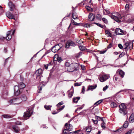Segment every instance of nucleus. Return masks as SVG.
Instances as JSON below:
<instances>
[{"instance_id": "nucleus-52", "label": "nucleus", "mask_w": 134, "mask_h": 134, "mask_svg": "<svg viewBox=\"0 0 134 134\" xmlns=\"http://www.w3.org/2000/svg\"><path fill=\"white\" fill-rule=\"evenodd\" d=\"M76 42L79 44H81L83 43V42L81 41V40H77Z\"/></svg>"}, {"instance_id": "nucleus-42", "label": "nucleus", "mask_w": 134, "mask_h": 134, "mask_svg": "<svg viewBox=\"0 0 134 134\" xmlns=\"http://www.w3.org/2000/svg\"><path fill=\"white\" fill-rule=\"evenodd\" d=\"M65 65L66 66L68 67V68H69V67L70 66L71 64H70V63L66 62L65 64Z\"/></svg>"}, {"instance_id": "nucleus-28", "label": "nucleus", "mask_w": 134, "mask_h": 134, "mask_svg": "<svg viewBox=\"0 0 134 134\" xmlns=\"http://www.w3.org/2000/svg\"><path fill=\"white\" fill-rule=\"evenodd\" d=\"M92 128L91 127H86V131L87 133H89L91 131Z\"/></svg>"}, {"instance_id": "nucleus-63", "label": "nucleus", "mask_w": 134, "mask_h": 134, "mask_svg": "<svg viewBox=\"0 0 134 134\" xmlns=\"http://www.w3.org/2000/svg\"><path fill=\"white\" fill-rule=\"evenodd\" d=\"M85 91V88L84 87H83L82 90V92L83 93H84Z\"/></svg>"}, {"instance_id": "nucleus-26", "label": "nucleus", "mask_w": 134, "mask_h": 134, "mask_svg": "<svg viewBox=\"0 0 134 134\" xmlns=\"http://www.w3.org/2000/svg\"><path fill=\"white\" fill-rule=\"evenodd\" d=\"M79 48L80 50L81 51L85 50L86 49V48L83 45H80L79 46Z\"/></svg>"}, {"instance_id": "nucleus-60", "label": "nucleus", "mask_w": 134, "mask_h": 134, "mask_svg": "<svg viewBox=\"0 0 134 134\" xmlns=\"http://www.w3.org/2000/svg\"><path fill=\"white\" fill-rule=\"evenodd\" d=\"M65 107V105H63V106L61 108H60L59 109V110L60 111H61V110H62V109H63Z\"/></svg>"}, {"instance_id": "nucleus-36", "label": "nucleus", "mask_w": 134, "mask_h": 134, "mask_svg": "<svg viewBox=\"0 0 134 134\" xmlns=\"http://www.w3.org/2000/svg\"><path fill=\"white\" fill-rule=\"evenodd\" d=\"M70 131L68 130H66V129L65 128L63 130V132L65 134H70V132H69Z\"/></svg>"}, {"instance_id": "nucleus-23", "label": "nucleus", "mask_w": 134, "mask_h": 134, "mask_svg": "<svg viewBox=\"0 0 134 134\" xmlns=\"http://www.w3.org/2000/svg\"><path fill=\"white\" fill-rule=\"evenodd\" d=\"M80 97H74L73 98V102L75 103H77L78 101L80 99Z\"/></svg>"}, {"instance_id": "nucleus-54", "label": "nucleus", "mask_w": 134, "mask_h": 134, "mask_svg": "<svg viewBox=\"0 0 134 134\" xmlns=\"http://www.w3.org/2000/svg\"><path fill=\"white\" fill-rule=\"evenodd\" d=\"M118 46L120 49H122L123 48L121 44H118Z\"/></svg>"}, {"instance_id": "nucleus-43", "label": "nucleus", "mask_w": 134, "mask_h": 134, "mask_svg": "<svg viewBox=\"0 0 134 134\" xmlns=\"http://www.w3.org/2000/svg\"><path fill=\"white\" fill-rule=\"evenodd\" d=\"M57 60L58 62H60L62 61V59L60 57H58Z\"/></svg>"}, {"instance_id": "nucleus-34", "label": "nucleus", "mask_w": 134, "mask_h": 134, "mask_svg": "<svg viewBox=\"0 0 134 134\" xmlns=\"http://www.w3.org/2000/svg\"><path fill=\"white\" fill-rule=\"evenodd\" d=\"M72 17L74 19H78L77 16L76 15L75 13H73L72 14Z\"/></svg>"}, {"instance_id": "nucleus-9", "label": "nucleus", "mask_w": 134, "mask_h": 134, "mask_svg": "<svg viewBox=\"0 0 134 134\" xmlns=\"http://www.w3.org/2000/svg\"><path fill=\"white\" fill-rule=\"evenodd\" d=\"M109 77L110 76L109 75H104L100 77L99 80L101 82H103L106 81Z\"/></svg>"}, {"instance_id": "nucleus-10", "label": "nucleus", "mask_w": 134, "mask_h": 134, "mask_svg": "<svg viewBox=\"0 0 134 134\" xmlns=\"http://www.w3.org/2000/svg\"><path fill=\"white\" fill-rule=\"evenodd\" d=\"M75 46V44L74 42L72 41H69L66 43L65 47L66 48H68L70 46Z\"/></svg>"}, {"instance_id": "nucleus-48", "label": "nucleus", "mask_w": 134, "mask_h": 134, "mask_svg": "<svg viewBox=\"0 0 134 134\" xmlns=\"http://www.w3.org/2000/svg\"><path fill=\"white\" fill-rule=\"evenodd\" d=\"M125 54V53L122 52L119 55V57L120 58H121Z\"/></svg>"}, {"instance_id": "nucleus-33", "label": "nucleus", "mask_w": 134, "mask_h": 134, "mask_svg": "<svg viewBox=\"0 0 134 134\" xmlns=\"http://www.w3.org/2000/svg\"><path fill=\"white\" fill-rule=\"evenodd\" d=\"M51 107L52 106L51 105H45L44 106V108L46 109L47 110H51Z\"/></svg>"}, {"instance_id": "nucleus-21", "label": "nucleus", "mask_w": 134, "mask_h": 134, "mask_svg": "<svg viewBox=\"0 0 134 134\" xmlns=\"http://www.w3.org/2000/svg\"><path fill=\"white\" fill-rule=\"evenodd\" d=\"M18 86L22 90V89L23 88L25 87V85L24 83L21 82L19 83Z\"/></svg>"}, {"instance_id": "nucleus-56", "label": "nucleus", "mask_w": 134, "mask_h": 134, "mask_svg": "<svg viewBox=\"0 0 134 134\" xmlns=\"http://www.w3.org/2000/svg\"><path fill=\"white\" fill-rule=\"evenodd\" d=\"M104 10L106 12V14H109L110 13V12L109 10L107 9H104Z\"/></svg>"}, {"instance_id": "nucleus-13", "label": "nucleus", "mask_w": 134, "mask_h": 134, "mask_svg": "<svg viewBox=\"0 0 134 134\" xmlns=\"http://www.w3.org/2000/svg\"><path fill=\"white\" fill-rule=\"evenodd\" d=\"M65 129H66V130H68L69 131H71L72 129V126L71 124H68V123H66L65 125Z\"/></svg>"}, {"instance_id": "nucleus-45", "label": "nucleus", "mask_w": 134, "mask_h": 134, "mask_svg": "<svg viewBox=\"0 0 134 134\" xmlns=\"http://www.w3.org/2000/svg\"><path fill=\"white\" fill-rule=\"evenodd\" d=\"M107 49H105L102 51H99V53L100 54H104L106 52Z\"/></svg>"}, {"instance_id": "nucleus-29", "label": "nucleus", "mask_w": 134, "mask_h": 134, "mask_svg": "<svg viewBox=\"0 0 134 134\" xmlns=\"http://www.w3.org/2000/svg\"><path fill=\"white\" fill-rule=\"evenodd\" d=\"M71 23L73 25L76 26H77L78 25L80 24V23H76V22H75L72 19H71Z\"/></svg>"}, {"instance_id": "nucleus-40", "label": "nucleus", "mask_w": 134, "mask_h": 134, "mask_svg": "<svg viewBox=\"0 0 134 134\" xmlns=\"http://www.w3.org/2000/svg\"><path fill=\"white\" fill-rule=\"evenodd\" d=\"M44 85L43 84H41L40 86L38 87V89H39L41 91L42 89V87H43Z\"/></svg>"}, {"instance_id": "nucleus-53", "label": "nucleus", "mask_w": 134, "mask_h": 134, "mask_svg": "<svg viewBox=\"0 0 134 134\" xmlns=\"http://www.w3.org/2000/svg\"><path fill=\"white\" fill-rule=\"evenodd\" d=\"M108 87V86L107 85H106L103 88V91H105Z\"/></svg>"}, {"instance_id": "nucleus-6", "label": "nucleus", "mask_w": 134, "mask_h": 134, "mask_svg": "<svg viewBox=\"0 0 134 134\" xmlns=\"http://www.w3.org/2000/svg\"><path fill=\"white\" fill-rule=\"evenodd\" d=\"M62 46V45L61 44L56 45L53 47L51 51L52 52L54 53H56L60 49Z\"/></svg>"}, {"instance_id": "nucleus-8", "label": "nucleus", "mask_w": 134, "mask_h": 134, "mask_svg": "<svg viewBox=\"0 0 134 134\" xmlns=\"http://www.w3.org/2000/svg\"><path fill=\"white\" fill-rule=\"evenodd\" d=\"M128 124L129 123L128 121H126L125 122L124 124L123 125V127L122 126L119 129H118L117 130L114 131L115 132H118L124 129V127L125 128L127 127L128 126Z\"/></svg>"}, {"instance_id": "nucleus-20", "label": "nucleus", "mask_w": 134, "mask_h": 134, "mask_svg": "<svg viewBox=\"0 0 134 134\" xmlns=\"http://www.w3.org/2000/svg\"><path fill=\"white\" fill-rule=\"evenodd\" d=\"M42 70L41 69H39L36 71V75L37 76H39L42 73Z\"/></svg>"}, {"instance_id": "nucleus-35", "label": "nucleus", "mask_w": 134, "mask_h": 134, "mask_svg": "<svg viewBox=\"0 0 134 134\" xmlns=\"http://www.w3.org/2000/svg\"><path fill=\"white\" fill-rule=\"evenodd\" d=\"M111 106L112 107H115L117 106V104L114 102H112L111 103Z\"/></svg>"}, {"instance_id": "nucleus-17", "label": "nucleus", "mask_w": 134, "mask_h": 134, "mask_svg": "<svg viewBox=\"0 0 134 134\" xmlns=\"http://www.w3.org/2000/svg\"><path fill=\"white\" fill-rule=\"evenodd\" d=\"M11 31H8L7 34V36L6 37V39L8 40H10L12 38V36L11 35Z\"/></svg>"}, {"instance_id": "nucleus-55", "label": "nucleus", "mask_w": 134, "mask_h": 134, "mask_svg": "<svg viewBox=\"0 0 134 134\" xmlns=\"http://www.w3.org/2000/svg\"><path fill=\"white\" fill-rule=\"evenodd\" d=\"M15 124L17 125H20L21 124V122L19 121H17L15 122Z\"/></svg>"}, {"instance_id": "nucleus-3", "label": "nucleus", "mask_w": 134, "mask_h": 134, "mask_svg": "<svg viewBox=\"0 0 134 134\" xmlns=\"http://www.w3.org/2000/svg\"><path fill=\"white\" fill-rule=\"evenodd\" d=\"M79 65L76 63H73L71 64L70 66L68 68V70L70 72H73L77 70L79 68Z\"/></svg>"}, {"instance_id": "nucleus-19", "label": "nucleus", "mask_w": 134, "mask_h": 134, "mask_svg": "<svg viewBox=\"0 0 134 134\" xmlns=\"http://www.w3.org/2000/svg\"><path fill=\"white\" fill-rule=\"evenodd\" d=\"M21 100L22 102V100L25 101L27 99V97L26 95L25 94H23L21 95L20 97Z\"/></svg>"}, {"instance_id": "nucleus-2", "label": "nucleus", "mask_w": 134, "mask_h": 134, "mask_svg": "<svg viewBox=\"0 0 134 134\" xmlns=\"http://www.w3.org/2000/svg\"><path fill=\"white\" fill-rule=\"evenodd\" d=\"M120 109L119 112L123 115H126L127 113L126 107L124 104L122 103L119 106Z\"/></svg>"}, {"instance_id": "nucleus-4", "label": "nucleus", "mask_w": 134, "mask_h": 134, "mask_svg": "<svg viewBox=\"0 0 134 134\" xmlns=\"http://www.w3.org/2000/svg\"><path fill=\"white\" fill-rule=\"evenodd\" d=\"M21 102V99L19 98H13L10 100L9 102L10 104H18Z\"/></svg>"}, {"instance_id": "nucleus-37", "label": "nucleus", "mask_w": 134, "mask_h": 134, "mask_svg": "<svg viewBox=\"0 0 134 134\" xmlns=\"http://www.w3.org/2000/svg\"><path fill=\"white\" fill-rule=\"evenodd\" d=\"M129 42H127L125 43V44L124 45V46L125 47L124 48L125 49H126L127 48L128 46L129 45Z\"/></svg>"}, {"instance_id": "nucleus-50", "label": "nucleus", "mask_w": 134, "mask_h": 134, "mask_svg": "<svg viewBox=\"0 0 134 134\" xmlns=\"http://www.w3.org/2000/svg\"><path fill=\"white\" fill-rule=\"evenodd\" d=\"M92 120L94 124H97L98 122V121L97 120H94L92 119Z\"/></svg>"}, {"instance_id": "nucleus-7", "label": "nucleus", "mask_w": 134, "mask_h": 134, "mask_svg": "<svg viewBox=\"0 0 134 134\" xmlns=\"http://www.w3.org/2000/svg\"><path fill=\"white\" fill-rule=\"evenodd\" d=\"M32 113V111L31 109H29L28 110L24 113V115L25 120L27 119Z\"/></svg>"}, {"instance_id": "nucleus-5", "label": "nucleus", "mask_w": 134, "mask_h": 134, "mask_svg": "<svg viewBox=\"0 0 134 134\" xmlns=\"http://www.w3.org/2000/svg\"><path fill=\"white\" fill-rule=\"evenodd\" d=\"M14 94L16 96H18L22 92L21 89L19 88L18 86L16 85L14 87Z\"/></svg>"}, {"instance_id": "nucleus-44", "label": "nucleus", "mask_w": 134, "mask_h": 134, "mask_svg": "<svg viewBox=\"0 0 134 134\" xmlns=\"http://www.w3.org/2000/svg\"><path fill=\"white\" fill-rule=\"evenodd\" d=\"M105 123L104 121H103V122L101 124V126L102 127L103 129L105 128V126L104 125Z\"/></svg>"}, {"instance_id": "nucleus-24", "label": "nucleus", "mask_w": 134, "mask_h": 134, "mask_svg": "<svg viewBox=\"0 0 134 134\" xmlns=\"http://www.w3.org/2000/svg\"><path fill=\"white\" fill-rule=\"evenodd\" d=\"M119 71V74L120 76L122 77H124V72L122 70H120L119 71H118L117 72H118Z\"/></svg>"}, {"instance_id": "nucleus-61", "label": "nucleus", "mask_w": 134, "mask_h": 134, "mask_svg": "<svg viewBox=\"0 0 134 134\" xmlns=\"http://www.w3.org/2000/svg\"><path fill=\"white\" fill-rule=\"evenodd\" d=\"M81 68L83 70H85V68L84 66L81 65Z\"/></svg>"}, {"instance_id": "nucleus-1", "label": "nucleus", "mask_w": 134, "mask_h": 134, "mask_svg": "<svg viewBox=\"0 0 134 134\" xmlns=\"http://www.w3.org/2000/svg\"><path fill=\"white\" fill-rule=\"evenodd\" d=\"M109 16L111 18L118 23H120L121 21L120 19L121 18V17L120 14L118 12L112 13Z\"/></svg>"}, {"instance_id": "nucleus-46", "label": "nucleus", "mask_w": 134, "mask_h": 134, "mask_svg": "<svg viewBox=\"0 0 134 134\" xmlns=\"http://www.w3.org/2000/svg\"><path fill=\"white\" fill-rule=\"evenodd\" d=\"M83 26L84 27L86 28L90 27V25L86 23Z\"/></svg>"}, {"instance_id": "nucleus-62", "label": "nucleus", "mask_w": 134, "mask_h": 134, "mask_svg": "<svg viewBox=\"0 0 134 134\" xmlns=\"http://www.w3.org/2000/svg\"><path fill=\"white\" fill-rule=\"evenodd\" d=\"M132 130H129V131H128L126 133H125V134H131V133L132 132Z\"/></svg>"}, {"instance_id": "nucleus-47", "label": "nucleus", "mask_w": 134, "mask_h": 134, "mask_svg": "<svg viewBox=\"0 0 134 134\" xmlns=\"http://www.w3.org/2000/svg\"><path fill=\"white\" fill-rule=\"evenodd\" d=\"M49 64H51V63H49V64H47V65L44 64V67L46 69H48V66Z\"/></svg>"}, {"instance_id": "nucleus-39", "label": "nucleus", "mask_w": 134, "mask_h": 134, "mask_svg": "<svg viewBox=\"0 0 134 134\" xmlns=\"http://www.w3.org/2000/svg\"><path fill=\"white\" fill-rule=\"evenodd\" d=\"M95 24H96V25H97L98 26L102 28H104V26L101 25L100 24H99V23H95Z\"/></svg>"}, {"instance_id": "nucleus-51", "label": "nucleus", "mask_w": 134, "mask_h": 134, "mask_svg": "<svg viewBox=\"0 0 134 134\" xmlns=\"http://www.w3.org/2000/svg\"><path fill=\"white\" fill-rule=\"evenodd\" d=\"M129 8V5L128 4H126L125 6V9L126 10H127Z\"/></svg>"}, {"instance_id": "nucleus-38", "label": "nucleus", "mask_w": 134, "mask_h": 134, "mask_svg": "<svg viewBox=\"0 0 134 134\" xmlns=\"http://www.w3.org/2000/svg\"><path fill=\"white\" fill-rule=\"evenodd\" d=\"M102 20L103 22L105 24H107L108 23V21L105 18H102Z\"/></svg>"}, {"instance_id": "nucleus-16", "label": "nucleus", "mask_w": 134, "mask_h": 134, "mask_svg": "<svg viewBox=\"0 0 134 134\" xmlns=\"http://www.w3.org/2000/svg\"><path fill=\"white\" fill-rule=\"evenodd\" d=\"M12 128V130L15 132L18 133L20 131L19 127L16 125L13 126Z\"/></svg>"}, {"instance_id": "nucleus-31", "label": "nucleus", "mask_w": 134, "mask_h": 134, "mask_svg": "<svg viewBox=\"0 0 134 134\" xmlns=\"http://www.w3.org/2000/svg\"><path fill=\"white\" fill-rule=\"evenodd\" d=\"M74 92L73 91H69L68 93V97L71 98L73 96Z\"/></svg>"}, {"instance_id": "nucleus-18", "label": "nucleus", "mask_w": 134, "mask_h": 134, "mask_svg": "<svg viewBox=\"0 0 134 134\" xmlns=\"http://www.w3.org/2000/svg\"><path fill=\"white\" fill-rule=\"evenodd\" d=\"M129 122L132 123L134 122V114H132L131 115L129 119Z\"/></svg>"}, {"instance_id": "nucleus-14", "label": "nucleus", "mask_w": 134, "mask_h": 134, "mask_svg": "<svg viewBox=\"0 0 134 134\" xmlns=\"http://www.w3.org/2000/svg\"><path fill=\"white\" fill-rule=\"evenodd\" d=\"M95 14L92 13H90L88 16V20L90 21H93L95 18Z\"/></svg>"}, {"instance_id": "nucleus-11", "label": "nucleus", "mask_w": 134, "mask_h": 134, "mask_svg": "<svg viewBox=\"0 0 134 134\" xmlns=\"http://www.w3.org/2000/svg\"><path fill=\"white\" fill-rule=\"evenodd\" d=\"M8 5L10 8L9 10L10 11H14V10L16 9L15 5L12 2H9Z\"/></svg>"}, {"instance_id": "nucleus-12", "label": "nucleus", "mask_w": 134, "mask_h": 134, "mask_svg": "<svg viewBox=\"0 0 134 134\" xmlns=\"http://www.w3.org/2000/svg\"><path fill=\"white\" fill-rule=\"evenodd\" d=\"M6 15L7 17L10 19L15 20L14 15L9 12H7L6 13Z\"/></svg>"}, {"instance_id": "nucleus-32", "label": "nucleus", "mask_w": 134, "mask_h": 134, "mask_svg": "<svg viewBox=\"0 0 134 134\" xmlns=\"http://www.w3.org/2000/svg\"><path fill=\"white\" fill-rule=\"evenodd\" d=\"M102 100L101 99L100 100L96 102L94 104V105H95V106H96L97 105L99 104L100 103L102 102Z\"/></svg>"}, {"instance_id": "nucleus-49", "label": "nucleus", "mask_w": 134, "mask_h": 134, "mask_svg": "<svg viewBox=\"0 0 134 134\" xmlns=\"http://www.w3.org/2000/svg\"><path fill=\"white\" fill-rule=\"evenodd\" d=\"M63 102L62 101H61L60 102L58 103V104L57 105L58 107H59L60 106L63 105Z\"/></svg>"}, {"instance_id": "nucleus-57", "label": "nucleus", "mask_w": 134, "mask_h": 134, "mask_svg": "<svg viewBox=\"0 0 134 134\" xmlns=\"http://www.w3.org/2000/svg\"><path fill=\"white\" fill-rule=\"evenodd\" d=\"M106 35L108 37H111V33L109 32L108 33V34Z\"/></svg>"}, {"instance_id": "nucleus-64", "label": "nucleus", "mask_w": 134, "mask_h": 134, "mask_svg": "<svg viewBox=\"0 0 134 134\" xmlns=\"http://www.w3.org/2000/svg\"><path fill=\"white\" fill-rule=\"evenodd\" d=\"M111 47V43L108 46H107V47L108 48H110Z\"/></svg>"}, {"instance_id": "nucleus-25", "label": "nucleus", "mask_w": 134, "mask_h": 134, "mask_svg": "<svg viewBox=\"0 0 134 134\" xmlns=\"http://www.w3.org/2000/svg\"><path fill=\"white\" fill-rule=\"evenodd\" d=\"M97 87V85H96L95 86H91L88 87V90L92 91L93 89H95Z\"/></svg>"}, {"instance_id": "nucleus-27", "label": "nucleus", "mask_w": 134, "mask_h": 134, "mask_svg": "<svg viewBox=\"0 0 134 134\" xmlns=\"http://www.w3.org/2000/svg\"><path fill=\"white\" fill-rule=\"evenodd\" d=\"M81 131V130H77L75 131H73L72 132H70V134H73V133H75L76 134H79Z\"/></svg>"}, {"instance_id": "nucleus-58", "label": "nucleus", "mask_w": 134, "mask_h": 134, "mask_svg": "<svg viewBox=\"0 0 134 134\" xmlns=\"http://www.w3.org/2000/svg\"><path fill=\"white\" fill-rule=\"evenodd\" d=\"M95 118L96 120H99L100 119V117L98 116H96L95 117Z\"/></svg>"}, {"instance_id": "nucleus-15", "label": "nucleus", "mask_w": 134, "mask_h": 134, "mask_svg": "<svg viewBox=\"0 0 134 134\" xmlns=\"http://www.w3.org/2000/svg\"><path fill=\"white\" fill-rule=\"evenodd\" d=\"M115 33L116 35H121L123 34L124 32L121 29L119 28H117L116 29L115 31Z\"/></svg>"}, {"instance_id": "nucleus-22", "label": "nucleus", "mask_w": 134, "mask_h": 134, "mask_svg": "<svg viewBox=\"0 0 134 134\" xmlns=\"http://www.w3.org/2000/svg\"><path fill=\"white\" fill-rule=\"evenodd\" d=\"M2 116L6 119L11 118L12 117V115L8 114L2 115Z\"/></svg>"}, {"instance_id": "nucleus-41", "label": "nucleus", "mask_w": 134, "mask_h": 134, "mask_svg": "<svg viewBox=\"0 0 134 134\" xmlns=\"http://www.w3.org/2000/svg\"><path fill=\"white\" fill-rule=\"evenodd\" d=\"M82 54V52H80L78 53L76 55L77 57H79L81 56Z\"/></svg>"}, {"instance_id": "nucleus-59", "label": "nucleus", "mask_w": 134, "mask_h": 134, "mask_svg": "<svg viewBox=\"0 0 134 134\" xmlns=\"http://www.w3.org/2000/svg\"><path fill=\"white\" fill-rule=\"evenodd\" d=\"M74 85L75 86H80L81 84L78 83H75Z\"/></svg>"}, {"instance_id": "nucleus-30", "label": "nucleus", "mask_w": 134, "mask_h": 134, "mask_svg": "<svg viewBox=\"0 0 134 134\" xmlns=\"http://www.w3.org/2000/svg\"><path fill=\"white\" fill-rule=\"evenodd\" d=\"M96 18L97 19L100 21L102 18V16L98 14L96 15Z\"/></svg>"}]
</instances>
